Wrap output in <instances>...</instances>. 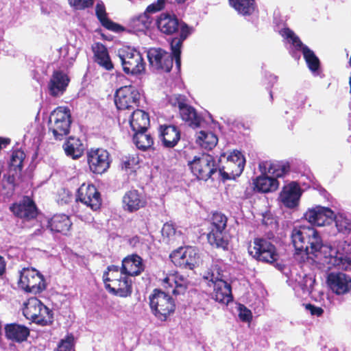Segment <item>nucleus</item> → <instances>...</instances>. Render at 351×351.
<instances>
[{
	"mask_svg": "<svg viewBox=\"0 0 351 351\" xmlns=\"http://www.w3.org/2000/svg\"><path fill=\"white\" fill-rule=\"evenodd\" d=\"M170 258L176 267L193 269L199 265L200 256L197 248L187 246L174 250L170 254Z\"/></svg>",
	"mask_w": 351,
	"mask_h": 351,
	"instance_id": "nucleus-14",
	"label": "nucleus"
},
{
	"mask_svg": "<svg viewBox=\"0 0 351 351\" xmlns=\"http://www.w3.org/2000/svg\"><path fill=\"white\" fill-rule=\"evenodd\" d=\"M73 347L74 337L72 334H68L60 341L56 351H71Z\"/></svg>",
	"mask_w": 351,
	"mask_h": 351,
	"instance_id": "nucleus-44",
	"label": "nucleus"
},
{
	"mask_svg": "<svg viewBox=\"0 0 351 351\" xmlns=\"http://www.w3.org/2000/svg\"><path fill=\"white\" fill-rule=\"evenodd\" d=\"M302 191L299 184L292 181L282 187L278 199L282 205L289 209H294L299 206Z\"/></svg>",
	"mask_w": 351,
	"mask_h": 351,
	"instance_id": "nucleus-23",
	"label": "nucleus"
},
{
	"mask_svg": "<svg viewBox=\"0 0 351 351\" xmlns=\"http://www.w3.org/2000/svg\"><path fill=\"white\" fill-rule=\"evenodd\" d=\"M133 142L138 149L145 151L154 145V139L147 131L134 132Z\"/></svg>",
	"mask_w": 351,
	"mask_h": 351,
	"instance_id": "nucleus-41",
	"label": "nucleus"
},
{
	"mask_svg": "<svg viewBox=\"0 0 351 351\" xmlns=\"http://www.w3.org/2000/svg\"><path fill=\"white\" fill-rule=\"evenodd\" d=\"M150 69L156 72L169 73L173 67V57L161 48H150L147 52Z\"/></svg>",
	"mask_w": 351,
	"mask_h": 351,
	"instance_id": "nucleus-16",
	"label": "nucleus"
},
{
	"mask_svg": "<svg viewBox=\"0 0 351 351\" xmlns=\"http://www.w3.org/2000/svg\"><path fill=\"white\" fill-rule=\"evenodd\" d=\"M137 239H138V237H133V238L132 239V241H135V240H137Z\"/></svg>",
	"mask_w": 351,
	"mask_h": 351,
	"instance_id": "nucleus-60",
	"label": "nucleus"
},
{
	"mask_svg": "<svg viewBox=\"0 0 351 351\" xmlns=\"http://www.w3.org/2000/svg\"><path fill=\"white\" fill-rule=\"evenodd\" d=\"M125 168H130V162L128 161V162H125Z\"/></svg>",
	"mask_w": 351,
	"mask_h": 351,
	"instance_id": "nucleus-58",
	"label": "nucleus"
},
{
	"mask_svg": "<svg viewBox=\"0 0 351 351\" xmlns=\"http://www.w3.org/2000/svg\"><path fill=\"white\" fill-rule=\"evenodd\" d=\"M186 24L175 14L161 13L156 19L155 25L158 29L165 35L173 36L182 31V26Z\"/></svg>",
	"mask_w": 351,
	"mask_h": 351,
	"instance_id": "nucleus-21",
	"label": "nucleus"
},
{
	"mask_svg": "<svg viewBox=\"0 0 351 351\" xmlns=\"http://www.w3.org/2000/svg\"><path fill=\"white\" fill-rule=\"evenodd\" d=\"M49 131L57 141H61L69 134L71 124V114L68 107L60 106L49 117Z\"/></svg>",
	"mask_w": 351,
	"mask_h": 351,
	"instance_id": "nucleus-11",
	"label": "nucleus"
},
{
	"mask_svg": "<svg viewBox=\"0 0 351 351\" xmlns=\"http://www.w3.org/2000/svg\"><path fill=\"white\" fill-rule=\"evenodd\" d=\"M140 93L137 88L132 85L119 88L115 92L114 103L119 110H126L138 107Z\"/></svg>",
	"mask_w": 351,
	"mask_h": 351,
	"instance_id": "nucleus-17",
	"label": "nucleus"
},
{
	"mask_svg": "<svg viewBox=\"0 0 351 351\" xmlns=\"http://www.w3.org/2000/svg\"><path fill=\"white\" fill-rule=\"evenodd\" d=\"M6 262L3 256L0 255V276L5 272Z\"/></svg>",
	"mask_w": 351,
	"mask_h": 351,
	"instance_id": "nucleus-52",
	"label": "nucleus"
},
{
	"mask_svg": "<svg viewBox=\"0 0 351 351\" xmlns=\"http://www.w3.org/2000/svg\"><path fill=\"white\" fill-rule=\"evenodd\" d=\"M50 313L49 308L36 297L29 298L24 303L23 313L27 319L33 322L39 323L41 321L40 317H43L45 313L49 315Z\"/></svg>",
	"mask_w": 351,
	"mask_h": 351,
	"instance_id": "nucleus-24",
	"label": "nucleus"
},
{
	"mask_svg": "<svg viewBox=\"0 0 351 351\" xmlns=\"http://www.w3.org/2000/svg\"><path fill=\"white\" fill-rule=\"evenodd\" d=\"M278 77L271 73L265 72L264 74V84L266 85V89L269 91L270 100H274L271 88L277 82Z\"/></svg>",
	"mask_w": 351,
	"mask_h": 351,
	"instance_id": "nucleus-45",
	"label": "nucleus"
},
{
	"mask_svg": "<svg viewBox=\"0 0 351 351\" xmlns=\"http://www.w3.org/2000/svg\"><path fill=\"white\" fill-rule=\"evenodd\" d=\"M147 204L146 199L142 193L136 189L127 191L122 198V207L123 210L133 213L144 208Z\"/></svg>",
	"mask_w": 351,
	"mask_h": 351,
	"instance_id": "nucleus-27",
	"label": "nucleus"
},
{
	"mask_svg": "<svg viewBox=\"0 0 351 351\" xmlns=\"http://www.w3.org/2000/svg\"><path fill=\"white\" fill-rule=\"evenodd\" d=\"M70 79L63 71L55 70L48 82L49 93L52 97L62 96L69 86Z\"/></svg>",
	"mask_w": 351,
	"mask_h": 351,
	"instance_id": "nucleus-28",
	"label": "nucleus"
},
{
	"mask_svg": "<svg viewBox=\"0 0 351 351\" xmlns=\"http://www.w3.org/2000/svg\"><path fill=\"white\" fill-rule=\"evenodd\" d=\"M93 51L95 56V62L99 66L107 71H111L114 68L108 49L104 45L97 43L95 46L93 47Z\"/></svg>",
	"mask_w": 351,
	"mask_h": 351,
	"instance_id": "nucleus-35",
	"label": "nucleus"
},
{
	"mask_svg": "<svg viewBox=\"0 0 351 351\" xmlns=\"http://www.w3.org/2000/svg\"><path fill=\"white\" fill-rule=\"evenodd\" d=\"M149 123L148 113L142 110L136 109L130 116V125L133 132L147 131Z\"/></svg>",
	"mask_w": 351,
	"mask_h": 351,
	"instance_id": "nucleus-34",
	"label": "nucleus"
},
{
	"mask_svg": "<svg viewBox=\"0 0 351 351\" xmlns=\"http://www.w3.org/2000/svg\"><path fill=\"white\" fill-rule=\"evenodd\" d=\"M327 284L337 295H343L351 289V277L343 272H330L327 276Z\"/></svg>",
	"mask_w": 351,
	"mask_h": 351,
	"instance_id": "nucleus-25",
	"label": "nucleus"
},
{
	"mask_svg": "<svg viewBox=\"0 0 351 351\" xmlns=\"http://www.w3.org/2000/svg\"><path fill=\"white\" fill-rule=\"evenodd\" d=\"M41 234H42V229L41 228L37 229L34 232V235H35V236L40 235Z\"/></svg>",
	"mask_w": 351,
	"mask_h": 351,
	"instance_id": "nucleus-56",
	"label": "nucleus"
},
{
	"mask_svg": "<svg viewBox=\"0 0 351 351\" xmlns=\"http://www.w3.org/2000/svg\"><path fill=\"white\" fill-rule=\"evenodd\" d=\"M196 142L202 148L210 150L217 145L218 138L211 132L201 130L197 134Z\"/></svg>",
	"mask_w": 351,
	"mask_h": 351,
	"instance_id": "nucleus-40",
	"label": "nucleus"
},
{
	"mask_svg": "<svg viewBox=\"0 0 351 351\" xmlns=\"http://www.w3.org/2000/svg\"><path fill=\"white\" fill-rule=\"evenodd\" d=\"M193 28L188 24L182 26V31L175 34L169 40L171 53L173 60H175L176 67L178 71L181 69V53L184 41L193 33Z\"/></svg>",
	"mask_w": 351,
	"mask_h": 351,
	"instance_id": "nucleus-22",
	"label": "nucleus"
},
{
	"mask_svg": "<svg viewBox=\"0 0 351 351\" xmlns=\"http://www.w3.org/2000/svg\"><path fill=\"white\" fill-rule=\"evenodd\" d=\"M10 210L14 215L25 221L36 219L38 213L35 202L27 196L19 204H12Z\"/></svg>",
	"mask_w": 351,
	"mask_h": 351,
	"instance_id": "nucleus-26",
	"label": "nucleus"
},
{
	"mask_svg": "<svg viewBox=\"0 0 351 351\" xmlns=\"http://www.w3.org/2000/svg\"><path fill=\"white\" fill-rule=\"evenodd\" d=\"M25 157V153L21 149L14 150L12 154L8 169H13L16 175L21 173Z\"/></svg>",
	"mask_w": 351,
	"mask_h": 351,
	"instance_id": "nucleus-43",
	"label": "nucleus"
},
{
	"mask_svg": "<svg viewBox=\"0 0 351 351\" xmlns=\"http://www.w3.org/2000/svg\"><path fill=\"white\" fill-rule=\"evenodd\" d=\"M95 14L102 26L107 29L114 32H120L123 29L121 25L113 22L108 17L105 5L101 1H98L96 5Z\"/></svg>",
	"mask_w": 351,
	"mask_h": 351,
	"instance_id": "nucleus-36",
	"label": "nucleus"
},
{
	"mask_svg": "<svg viewBox=\"0 0 351 351\" xmlns=\"http://www.w3.org/2000/svg\"><path fill=\"white\" fill-rule=\"evenodd\" d=\"M63 149L66 155L72 159L80 158L83 154V145L79 138L70 136L64 143Z\"/></svg>",
	"mask_w": 351,
	"mask_h": 351,
	"instance_id": "nucleus-37",
	"label": "nucleus"
},
{
	"mask_svg": "<svg viewBox=\"0 0 351 351\" xmlns=\"http://www.w3.org/2000/svg\"><path fill=\"white\" fill-rule=\"evenodd\" d=\"M107 271L110 274V275L114 274H119V271L121 272V268L119 266L112 265L107 267Z\"/></svg>",
	"mask_w": 351,
	"mask_h": 351,
	"instance_id": "nucleus-51",
	"label": "nucleus"
},
{
	"mask_svg": "<svg viewBox=\"0 0 351 351\" xmlns=\"http://www.w3.org/2000/svg\"><path fill=\"white\" fill-rule=\"evenodd\" d=\"M306 309L312 315L317 317L322 316L324 313V310L322 307L317 306L313 304H306Z\"/></svg>",
	"mask_w": 351,
	"mask_h": 351,
	"instance_id": "nucleus-49",
	"label": "nucleus"
},
{
	"mask_svg": "<svg viewBox=\"0 0 351 351\" xmlns=\"http://www.w3.org/2000/svg\"><path fill=\"white\" fill-rule=\"evenodd\" d=\"M290 238L295 254L306 258H317L331 266H340L351 262V245L339 241L334 245L325 244L319 232L310 226H294Z\"/></svg>",
	"mask_w": 351,
	"mask_h": 351,
	"instance_id": "nucleus-1",
	"label": "nucleus"
},
{
	"mask_svg": "<svg viewBox=\"0 0 351 351\" xmlns=\"http://www.w3.org/2000/svg\"><path fill=\"white\" fill-rule=\"evenodd\" d=\"M245 158L241 152L234 149L227 157L226 167H220L219 176L223 182L235 180L243 171Z\"/></svg>",
	"mask_w": 351,
	"mask_h": 351,
	"instance_id": "nucleus-13",
	"label": "nucleus"
},
{
	"mask_svg": "<svg viewBox=\"0 0 351 351\" xmlns=\"http://www.w3.org/2000/svg\"><path fill=\"white\" fill-rule=\"evenodd\" d=\"M216 162L214 156L207 153H199L195 156L191 160L188 161V167L198 180L207 181L215 180L213 176H219L220 166Z\"/></svg>",
	"mask_w": 351,
	"mask_h": 351,
	"instance_id": "nucleus-6",
	"label": "nucleus"
},
{
	"mask_svg": "<svg viewBox=\"0 0 351 351\" xmlns=\"http://www.w3.org/2000/svg\"><path fill=\"white\" fill-rule=\"evenodd\" d=\"M159 136L165 148H173L180 140L181 133L179 128L173 125H160L158 128Z\"/></svg>",
	"mask_w": 351,
	"mask_h": 351,
	"instance_id": "nucleus-29",
	"label": "nucleus"
},
{
	"mask_svg": "<svg viewBox=\"0 0 351 351\" xmlns=\"http://www.w3.org/2000/svg\"><path fill=\"white\" fill-rule=\"evenodd\" d=\"M76 200L93 210H98L101 205V194L93 184H82L77 191Z\"/></svg>",
	"mask_w": 351,
	"mask_h": 351,
	"instance_id": "nucleus-20",
	"label": "nucleus"
},
{
	"mask_svg": "<svg viewBox=\"0 0 351 351\" xmlns=\"http://www.w3.org/2000/svg\"><path fill=\"white\" fill-rule=\"evenodd\" d=\"M144 269L143 258L138 254H134L128 256L122 261L121 274L136 276L141 274Z\"/></svg>",
	"mask_w": 351,
	"mask_h": 351,
	"instance_id": "nucleus-30",
	"label": "nucleus"
},
{
	"mask_svg": "<svg viewBox=\"0 0 351 351\" xmlns=\"http://www.w3.org/2000/svg\"><path fill=\"white\" fill-rule=\"evenodd\" d=\"M10 143V139L8 138L0 137V150L5 147Z\"/></svg>",
	"mask_w": 351,
	"mask_h": 351,
	"instance_id": "nucleus-54",
	"label": "nucleus"
},
{
	"mask_svg": "<svg viewBox=\"0 0 351 351\" xmlns=\"http://www.w3.org/2000/svg\"><path fill=\"white\" fill-rule=\"evenodd\" d=\"M113 280V285L106 284V289L114 295L125 298L131 295L132 292V281L127 276H122Z\"/></svg>",
	"mask_w": 351,
	"mask_h": 351,
	"instance_id": "nucleus-31",
	"label": "nucleus"
},
{
	"mask_svg": "<svg viewBox=\"0 0 351 351\" xmlns=\"http://www.w3.org/2000/svg\"><path fill=\"white\" fill-rule=\"evenodd\" d=\"M315 283V280L312 276L304 274L302 276H299L292 286L295 292L301 291L303 294H310L313 291Z\"/></svg>",
	"mask_w": 351,
	"mask_h": 351,
	"instance_id": "nucleus-38",
	"label": "nucleus"
},
{
	"mask_svg": "<svg viewBox=\"0 0 351 351\" xmlns=\"http://www.w3.org/2000/svg\"><path fill=\"white\" fill-rule=\"evenodd\" d=\"M239 317L243 322H249L252 318V312L244 305L241 304L239 307Z\"/></svg>",
	"mask_w": 351,
	"mask_h": 351,
	"instance_id": "nucleus-48",
	"label": "nucleus"
},
{
	"mask_svg": "<svg viewBox=\"0 0 351 351\" xmlns=\"http://www.w3.org/2000/svg\"><path fill=\"white\" fill-rule=\"evenodd\" d=\"M162 285L167 293L155 289L149 300L152 313L158 319L164 322L176 309L175 302L169 293L176 296L184 294L187 282L186 279L181 276L169 274L163 279Z\"/></svg>",
	"mask_w": 351,
	"mask_h": 351,
	"instance_id": "nucleus-2",
	"label": "nucleus"
},
{
	"mask_svg": "<svg viewBox=\"0 0 351 351\" xmlns=\"http://www.w3.org/2000/svg\"><path fill=\"white\" fill-rule=\"evenodd\" d=\"M19 287L26 293L37 294L46 289L44 276L34 268H23L20 271Z\"/></svg>",
	"mask_w": 351,
	"mask_h": 351,
	"instance_id": "nucleus-12",
	"label": "nucleus"
},
{
	"mask_svg": "<svg viewBox=\"0 0 351 351\" xmlns=\"http://www.w3.org/2000/svg\"><path fill=\"white\" fill-rule=\"evenodd\" d=\"M261 169H264L265 173L266 169L270 176L263 173L262 176L257 177L254 181V190L260 193H270L275 191L279 186L278 178H282L289 173L290 167L287 163H264L259 164ZM263 171V170H261Z\"/></svg>",
	"mask_w": 351,
	"mask_h": 351,
	"instance_id": "nucleus-4",
	"label": "nucleus"
},
{
	"mask_svg": "<svg viewBox=\"0 0 351 351\" xmlns=\"http://www.w3.org/2000/svg\"><path fill=\"white\" fill-rule=\"evenodd\" d=\"M223 156H225V153H222V154H221V157H223Z\"/></svg>",
	"mask_w": 351,
	"mask_h": 351,
	"instance_id": "nucleus-61",
	"label": "nucleus"
},
{
	"mask_svg": "<svg viewBox=\"0 0 351 351\" xmlns=\"http://www.w3.org/2000/svg\"><path fill=\"white\" fill-rule=\"evenodd\" d=\"M165 4V0H158L156 2L150 4L143 14L132 19L130 27L134 32H145L148 29L153 23V18L151 14L162 10Z\"/></svg>",
	"mask_w": 351,
	"mask_h": 351,
	"instance_id": "nucleus-19",
	"label": "nucleus"
},
{
	"mask_svg": "<svg viewBox=\"0 0 351 351\" xmlns=\"http://www.w3.org/2000/svg\"><path fill=\"white\" fill-rule=\"evenodd\" d=\"M21 173L16 175L13 169H8L7 174L3 176L2 180V193L0 195L10 196L12 195L15 186L16 178H19Z\"/></svg>",
	"mask_w": 351,
	"mask_h": 351,
	"instance_id": "nucleus-39",
	"label": "nucleus"
},
{
	"mask_svg": "<svg viewBox=\"0 0 351 351\" xmlns=\"http://www.w3.org/2000/svg\"><path fill=\"white\" fill-rule=\"evenodd\" d=\"M5 333L8 339L21 343L29 335V329L24 325L12 323L5 326Z\"/></svg>",
	"mask_w": 351,
	"mask_h": 351,
	"instance_id": "nucleus-33",
	"label": "nucleus"
},
{
	"mask_svg": "<svg viewBox=\"0 0 351 351\" xmlns=\"http://www.w3.org/2000/svg\"><path fill=\"white\" fill-rule=\"evenodd\" d=\"M117 56L125 73L132 75L142 74L145 70V63L141 53L130 46L117 50Z\"/></svg>",
	"mask_w": 351,
	"mask_h": 351,
	"instance_id": "nucleus-9",
	"label": "nucleus"
},
{
	"mask_svg": "<svg viewBox=\"0 0 351 351\" xmlns=\"http://www.w3.org/2000/svg\"><path fill=\"white\" fill-rule=\"evenodd\" d=\"M111 278H118L117 276L119 274H114L112 275H110Z\"/></svg>",
	"mask_w": 351,
	"mask_h": 351,
	"instance_id": "nucleus-57",
	"label": "nucleus"
},
{
	"mask_svg": "<svg viewBox=\"0 0 351 351\" xmlns=\"http://www.w3.org/2000/svg\"><path fill=\"white\" fill-rule=\"evenodd\" d=\"M110 274L106 270L103 274V280L106 284H108L107 282H112L113 284V280H116L117 278H111L110 276Z\"/></svg>",
	"mask_w": 351,
	"mask_h": 351,
	"instance_id": "nucleus-53",
	"label": "nucleus"
},
{
	"mask_svg": "<svg viewBox=\"0 0 351 351\" xmlns=\"http://www.w3.org/2000/svg\"><path fill=\"white\" fill-rule=\"evenodd\" d=\"M227 217L220 213L215 212L211 217L210 223L208 228L207 239L208 243L217 249L223 251L229 250V240L226 233Z\"/></svg>",
	"mask_w": 351,
	"mask_h": 351,
	"instance_id": "nucleus-7",
	"label": "nucleus"
},
{
	"mask_svg": "<svg viewBox=\"0 0 351 351\" xmlns=\"http://www.w3.org/2000/svg\"><path fill=\"white\" fill-rule=\"evenodd\" d=\"M161 232L164 237L169 239H171L178 233L175 226L173 223L169 222H167L163 225Z\"/></svg>",
	"mask_w": 351,
	"mask_h": 351,
	"instance_id": "nucleus-47",
	"label": "nucleus"
},
{
	"mask_svg": "<svg viewBox=\"0 0 351 351\" xmlns=\"http://www.w3.org/2000/svg\"><path fill=\"white\" fill-rule=\"evenodd\" d=\"M230 5L239 14L243 16H250L255 10L254 0H229Z\"/></svg>",
	"mask_w": 351,
	"mask_h": 351,
	"instance_id": "nucleus-42",
	"label": "nucleus"
},
{
	"mask_svg": "<svg viewBox=\"0 0 351 351\" xmlns=\"http://www.w3.org/2000/svg\"><path fill=\"white\" fill-rule=\"evenodd\" d=\"M95 0H69V4L76 10H84L92 6Z\"/></svg>",
	"mask_w": 351,
	"mask_h": 351,
	"instance_id": "nucleus-46",
	"label": "nucleus"
},
{
	"mask_svg": "<svg viewBox=\"0 0 351 351\" xmlns=\"http://www.w3.org/2000/svg\"><path fill=\"white\" fill-rule=\"evenodd\" d=\"M349 122H350V125L351 127V113L350 114V116H349Z\"/></svg>",
	"mask_w": 351,
	"mask_h": 351,
	"instance_id": "nucleus-59",
	"label": "nucleus"
},
{
	"mask_svg": "<svg viewBox=\"0 0 351 351\" xmlns=\"http://www.w3.org/2000/svg\"><path fill=\"white\" fill-rule=\"evenodd\" d=\"M280 35L288 43H291L297 49H301L308 68L314 76H318L321 73L320 61L314 51L308 46L303 44L300 38L289 28L285 27L280 30Z\"/></svg>",
	"mask_w": 351,
	"mask_h": 351,
	"instance_id": "nucleus-10",
	"label": "nucleus"
},
{
	"mask_svg": "<svg viewBox=\"0 0 351 351\" xmlns=\"http://www.w3.org/2000/svg\"><path fill=\"white\" fill-rule=\"evenodd\" d=\"M306 100V96L302 94H298V99L297 100V105L302 106L304 104Z\"/></svg>",
	"mask_w": 351,
	"mask_h": 351,
	"instance_id": "nucleus-55",
	"label": "nucleus"
},
{
	"mask_svg": "<svg viewBox=\"0 0 351 351\" xmlns=\"http://www.w3.org/2000/svg\"><path fill=\"white\" fill-rule=\"evenodd\" d=\"M169 102L172 106L178 108L182 119L188 123L190 127L197 128L201 126L204 121L203 117L197 113L193 106L185 103L184 96L181 95H176L170 98Z\"/></svg>",
	"mask_w": 351,
	"mask_h": 351,
	"instance_id": "nucleus-15",
	"label": "nucleus"
},
{
	"mask_svg": "<svg viewBox=\"0 0 351 351\" xmlns=\"http://www.w3.org/2000/svg\"><path fill=\"white\" fill-rule=\"evenodd\" d=\"M304 218L313 226L324 227V232L330 236L351 234V218L346 214L334 212L328 207L317 206L304 213Z\"/></svg>",
	"mask_w": 351,
	"mask_h": 351,
	"instance_id": "nucleus-3",
	"label": "nucleus"
},
{
	"mask_svg": "<svg viewBox=\"0 0 351 351\" xmlns=\"http://www.w3.org/2000/svg\"><path fill=\"white\" fill-rule=\"evenodd\" d=\"M87 161L90 170L97 174L105 173L110 167V154L102 148H91L86 152Z\"/></svg>",
	"mask_w": 351,
	"mask_h": 351,
	"instance_id": "nucleus-18",
	"label": "nucleus"
},
{
	"mask_svg": "<svg viewBox=\"0 0 351 351\" xmlns=\"http://www.w3.org/2000/svg\"><path fill=\"white\" fill-rule=\"evenodd\" d=\"M249 254L258 261L273 265L278 270L283 269L282 264L276 263L279 258L276 246L265 239L256 238L254 246L249 248Z\"/></svg>",
	"mask_w": 351,
	"mask_h": 351,
	"instance_id": "nucleus-8",
	"label": "nucleus"
},
{
	"mask_svg": "<svg viewBox=\"0 0 351 351\" xmlns=\"http://www.w3.org/2000/svg\"><path fill=\"white\" fill-rule=\"evenodd\" d=\"M204 278L211 283L209 286H213L212 298L216 302L228 304L233 300L231 284L225 280L222 270L218 265H213Z\"/></svg>",
	"mask_w": 351,
	"mask_h": 351,
	"instance_id": "nucleus-5",
	"label": "nucleus"
},
{
	"mask_svg": "<svg viewBox=\"0 0 351 351\" xmlns=\"http://www.w3.org/2000/svg\"><path fill=\"white\" fill-rule=\"evenodd\" d=\"M290 43L293 47V49H290V54L295 60H299L300 58V52H302V50L297 49V47L295 45H293L291 43Z\"/></svg>",
	"mask_w": 351,
	"mask_h": 351,
	"instance_id": "nucleus-50",
	"label": "nucleus"
},
{
	"mask_svg": "<svg viewBox=\"0 0 351 351\" xmlns=\"http://www.w3.org/2000/svg\"><path fill=\"white\" fill-rule=\"evenodd\" d=\"M71 226L72 222L68 215L56 214L47 221V228L51 232H58L66 235Z\"/></svg>",
	"mask_w": 351,
	"mask_h": 351,
	"instance_id": "nucleus-32",
	"label": "nucleus"
}]
</instances>
